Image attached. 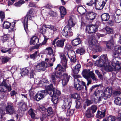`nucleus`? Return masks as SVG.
Returning a JSON list of instances; mask_svg holds the SVG:
<instances>
[{
    "label": "nucleus",
    "mask_w": 121,
    "mask_h": 121,
    "mask_svg": "<svg viewBox=\"0 0 121 121\" xmlns=\"http://www.w3.org/2000/svg\"><path fill=\"white\" fill-rule=\"evenodd\" d=\"M105 116V111L101 112L98 111L96 114V117L99 119H101L104 117Z\"/></svg>",
    "instance_id": "obj_26"
},
{
    "label": "nucleus",
    "mask_w": 121,
    "mask_h": 121,
    "mask_svg": "<svg viewBox=\"0 0 121 121\" xmlns=\"http://www.w3.org/2000/svg\"><path fill=\"white\" fill-rule=\"evenodd\" d=\"M103 31H106L108 33H111L113 31L112 29L109 27H106L105 29H103Z\"/></svg>",
    "instance_id": "obj_47"
},
{
    "label": "nucleus",
    "mask_w": 121,
    "mask_h": 121,
    "mask_svg": "<svg viewBox=\"0 0 121 121\" xmlns=\"http://www.w3.org/2000/svg\"><path fill=\"white\" fill-rule=\"evenodd\" d=\"M0 18L2 21L5 18V14L4 12L0 11Z\"/></svg>",
    "instance_id": "obj_54"
},
{
    "label": "nucleus",
    "mask_w": 121,
    "mask_h": 121,
    "mask_svg": "<svg viewBox=\"0 0 121 121\" xmlns=\"http://www.w3.org/2000/svg\"><path fill=\"white\" fill-rule=\"evenodd\" d=\"M81 67V65L79 64H77L74 67V68L73 69V72L75 74H77L80 70Z\"/></svg>",
    "instance_id": "obj_32"
},
{
    "label": "nucleus",
    "mask_w": 121,
    "mask_h": 121,
    "mask_svg": "<svg viewBox=\"0 0 121 121\" xmlns=\"http://www.w3.org/2000/svg\"><path fill=\"white\" fill-rule=\"evenodd\" d=\"M67 112L66 114V116H71L74 112V110L72 109H69L67 110Z\"/></svg>",
    "instance_id": "obj_46"
},
{
    "label": "nucleus",
    "mask_w": 121,
    "mask_h": 121,
    "mask_svg": "<svg viewBox=\"0 0 121 121\" xmlns=\"http://www.w3.org/2000/svg\"><path fill=\"white\" fill-rule=\"evenodd\" d=\"M81 67V65L79 64H77L74 67V68L73 69V72L75 74H77L80 70Z\"/></svg>",
    "instance_id": "obj_31"
},
{
    "label": "nucleus",
    "mask_w": 121,
    "mask_h": 121,
    "mask_svg": "<svg viewBox=\"0 0 121 121\" xmlns=\"http://www.w3.org/2000/svg\"><path fill=\"white\" fill-rule=\"evenodd\" d=\"M97 42V41L95 37L90 38L88 41L89 48L93 50L95 52H99L101 50L100 46L99 45L95 44Z\"/></svg>",
    "instance_id": "obj_5"
},
{
    "label": "nucleus",
    "mask_w": 121,
    "mask_h": 121,
    "mask_svg": "<svg viewBox=\"0 0 121 121\" xmlns=\"http://www.w3.org/2000/svg\"><path fill=\"white\" fill-rule=\"evenodd\" d=\"M52 66V64H46L43 61L38 64L34 68L36 71H40L41 70L44 71L46 68Z\"/></svg>",
    "instance_id": "obj_7"
},
{
    "label": "nucleus",
    "mask_w": 121,
    "mask_h": 121,
    "mask_svg": "<svg viewBox=\"0 0 121 121\" xmlns=\"http://www.w3.org/2000/svg\"><path fill=\"white\" fill-rule=\"evenodd\" d=\"M9 60V58L8 57H5L2 59V63H5L8 62Z\"/></svg>",
    "instance_id": "obj_55"
},
{
    "label": "nucleus",
    "mask_w": 121,
    "mask_h": 121,
    "mask_svg": "<svg viewBox=\"0 0 121 121\" xmlns=\"http://www.w3.org/2000/svg\"><path fill=\"white\" fill-rule=\"evenodd\" d=\"M85 114V117L87 118H90L92 116L90 109H88L86 111Z\"/></svg>",
    "instance_id": "obj_38"
},
{
    "label": "nucleus",
    "mask_w": 121,
    "mask_h": 121,
    "mask_svg": "<svg viewBox=\"0 0 121 121\" xmlns=\"http://www.w3.org/2000/svg\"><path fill=\"white\" fill-rule=\"evenodd\" d=\"M75 24V23L73 22V20L72 19H70L69 20L68 24L67 26H68V27H71H71L73 26Z\"/></svg>",
    "instance_id": "obj_42"
},
{
    "label": "nucleus",
    "mask_w": 121,
    "mask_h": 121,
    "mask_svg": "<svg viewBox=\"0 0 121 121\" xmlns=\"http://www.w3.org/2000/svg\"><path fill=\"white\" fill-rule=\"evenodd\" d=\"M10 38V36L9 35H5L3 36L1 38L2 41L3 42L9 40Z\"/></svg>",
    "instance_id": "obj_44"
},
{
    "label": "nucleus",
    "mask_w": 121,
    "mask_h": 121,
    "mask_svg": "<svg viewBox=\"0 0 121 121\" xmlns=\"http://www.w3.org/2000/svg\"><path fill=\"white\" fill-rule=\"evenodd\" d=\"M112 89L111 88L107 87L105 88L103 92L102 96V97H101L99 95V94H96V92H95V100H97L98 102H99L103 99H106L108 98H109L111 96L112 92Z\"/></svg>",
    "instance_id": "obj_4"
},
{
    "label": "nucleus",
    "mask_w": 121,
    "mask_h": 121,
    "mask_svg": "<svg viewBox=\"0 0 121 121\" xmlns=\"http://www.w3.org/2000/svg\"><path fill=\"white\" fill-rule=\"evenodd\" d=\"M28 19L26 17H24L22 19V22L23 23L24 29L26 32L27 33L28 31L27 23Z\"/></svg>",
    "instance_id": "obj_22"
},
{
    "label": "nucleus",
    "mask_w": 121,
    "mask_h": 121,
    "mask_svg": "<svg viewBox=\"0 0 121 121\" xmlns=\"http://www.w3.org/2000/svg\"><path fill=\"white\" fill-rule=\"evenodd\" d=\"M78 12L81 14H84L86 12L85 9L82 6H79L77 8Z\"/></svg>",
    "instance_id": "obj_35"
},
{
    "label": "nucleus",
    "mask_w": 121,
    "mask_h": 121,
    "mask_svg": "<svg viewBox=\"0 0 121 121\" xmlns=\"http://www.w3.org/2000/svg\"><path fill=\"white\" fill-rule=\"evenodd\" d=\"M82 74L83 77L86 79L89 78L91 77L93 80H97V79L95 77V74L93 73V71H90L89 69H84L82 71Z\"/></svg>",
    "instance_id": "obj_6"
},
{
    "label": "nucleus",
    "mask_w": 121,
    "mask_h": 121,
    "mask_svg": "<svg viewBox=\"0 0 121 121\" xmlns=\"http://www.w3.org/2000/svg\"><path fill=\"white\" fill-rule=\"evenodd\" d=\"M120 94V92L119 91H115L113 93V95L114 96H116L119 95Z\"/></svg>",
    "instance_id": "obj_63"
},
{
    "label": "nucleus",
    "mask_w": 121,
    "mask_h": 121,
    "mask_svg": "<svg viewBox=\"0 0 121 121\" xmlns=\"http://www.w3.org/2000/svg\"><path fill=\"white\" fill-rule=\"evenodd\" d=\"M34 111L31 108L28 111L29 115L31 116V118L33 119L35 118V114Z\"/></svg>",
    "instance_id": "obj_36"
},
{
    "label": "nucleus",
    "mask_w": 121,
    "mask_h": 121,
    "mask_svg": "<svg viewBox=\"0 0 121 121\" xmlns=\"http://www.w3.org/2000/svg\"><path fill=\"white\" fill-rule=\"evenodd\" d=\"M7 89L9 91H10L12 90L11 86L8 85L6 82V80H4L1 84V85H0V92H5Z\"/></svg>",
    "instance_id": "obj_8"
},
{
    "label": "nucleus",
    "mask_w": 121,
    "mask_h": 121,
    "mask_svg": "<svg viewBox=\"0 0 121 121\" xmlns=\"http://www.w3.org/2000/svg\"><path fill=\"white\" fill-rule=\"evenodd\" d=\"M71 97L74 99H79V95L77 93H75L71 95Z\"/></svg>",
    "instance_id": "obj_50"
},
{
    "label": "nucleus",
    "mask_w": 121,
    "mask_h": 121,
    "mask_svg": "<svg viewBox=\"0 0 121 121\" xmlns=\"http://www.w3.org/2000/svg\"><path fill=\"white\" fill-rule=\"evenodd\" d=\"M61 17L63 18L66 13V10L64 7L61 6L59 8Z\"/></svg>",
    "instance_id": "obj_27"
},
{
    "label": "nucleus",
    "mask_w": 121,
    "mask_h": 121,
    "mask_svg": "<svg viewBox=\"0 0 121 121\" xmlns=\"http://www.w3.org/2000/svg\"><path fill=\"white\" fill-rule=\"evenodd\" d=\"M30 78H33L34 77V76L35 75V70L31 69L30 71Z\"/></svg>",
    "instance_id": "obj_52"
},
{
    "label": "nucleus",
    "mask_w": 121,
    "mask_h": 121,
    "mask_svg": "<svg viewBox=\"0 0 121 121\" xmlns=\"http://www.w3.org/2000/svg\"><path fill=\"white\" fill-rule=\"evenodd\" d=\"M6 113L8 114L12 115L15 112V110L13 107V104L10 102H8L5 107Z\"/></svg>",
    "instance_id": "obj_12"
},
{
    "label": "nucleus",
    "mask_w": 121,
    "mask_h": 121,
    "mask_svg": "<svg viewBox=\"0 0 121 121\" xmlns=\"http://www.w3.org/2000/svg\"><path fill=\"white\" fill-rule=\"evenodd\" d=\"M47 79L46 78H44L42 79L40 81V83H41L43 84L44 83H47L48 82Z\"/></svg>",
    "instance_id": "obj_60"
},
{
    "label": "nucleus",
    "mask_w": 121,
    "mask_h": 121,
    "mask_svg": "<svg viewBox=\"0 0 121 121\" xmlns=\"http://www.w3.org/2000/svg\"><path fill=\"white\" fill-rule=\"evenodd\" d=\"M49 14L51 16L53 17H55L57 15V14L56 12L52 11L49 12Z\"/></svg>",
    "instance_id": "obj_57"
},
{
    "label": "nucleus",
    "mask_w": 121,
    "mask_h": 121,
    "mask_svg": "<svg viewBox=\"0 0 121 121\" xmlns=\"http://www.w3.org/2000/svg\"><path fill=\"white\" fill-rule=\"evenodd\" d=\"M96 14L95 13L89 12L86 14V17L89 20H92L94 19L96 17Z\"/></svg>",
    "instance_id": "obj_19"
},
{
    "label": "nucleus",
    "mask_w": 121,
    "mask_h": 121,
    "mask_svg": "<svg viewBox=\"0 0 121 121\" xmlns=\"http://www.w3.org/2000/svg\"><path fill=\"white\" fill-rule=\"evenodd\" d=\"M80 77V75H75L74 76V86L76 89L78 91H79L82 89V86L80 85L81 82L78 78Z\"/></svg>",
    "instance_id": "obj_10"
},
{
    "label": "nucleus",
    "mask_w": 121,
    "mask_h": 121,
    "mask_svg": "<svg viewBox=\"0 0 121 121\" xmlns=\"http://www.w3.org/2000/svg\"><path fill=\"white\" fill-rule=\"evenodd\" d=\"M39 39L36 36H33L31 39L30 44L31 45H36L39 43Z\"/></svg>",
    "instance_id": "obj_24"
},
{
    "label": "nucleus",
    "mask_w": 121,
    "mask_h": 121,
    "mask_svg": "<svg viewBox=\"0 0 121 121\" xmlns=\"http://www.w3.org/2000/svg\"><path fill=\"white\" fill-rule=\"evenodd\" d=\"M104 3H103L101 2H99L98 4H97V2L95 3V5L96 7V9L98 10H100L103 9L105 5Z\"/></svg>",
    "instance_id": "obj_28"
},
{
    "label": "nucleus",
    "mask_w": 121,
    "mask_h": 121,
    "mask_svg": "<svg viewBox=\"0 0 121 121\" xmlns=\"http://www.w3.org/2000/svg\"><path fill=\"white\" fill-rule=\"evenodd\" d=\"M85 52L84 49V48H82L79 49H77L76 51V53L80 54V55H82Z\"/></svg>",
    "instance_id": "obj_48"
},
{
    "label": "nucleus",
    "mask_w": 121,
    "mask_h": 121,
    "mask_svg": "<svg viewBox=\"0 0 121 121\" xmlns=\"http://www.w3.org/2000/svg\"><path fill=\"white\" fill-rule=\"evenodd\" d=\"M89 109H90V110L92 111V113H94L96 111L97 109V107L96 106L94 105L91 106Z\"/></svg>",
    "instance_id": "obj_49"
},
{
    "label": "nucleus",
    "mask_w": 121,
    "mask_h": 121,
    "mask_svg": "<svg viewBox=\"0 0 121 121\" xmlns=\"http://www.w3.org/2000/svg\"><path fill=\"white\" fill-rule=\"evenodd\" d=\"M115 103L116 105H121V98L118 97L115 100Z\"/></svg>",
    "instance_id": "obj_43"
},
{
    "label": "nucleus",
    "mask_w": 121,
    "mask_h": 121,
    "mask_svg": "<svg viewBox=\"0 0 121 121\" xmlns=\"http://www.w3.org/2000/svg\"><path fill=\"white\" fill-rule=\"evenodd\" d=\"M64 101L65 103L62 106V108L65 110V111L70 109L71 104V99L69 98L65 99Z\"/></svg>",
    "instance_id": "obj_15"
},
{
    "label": "nucleus",
    "mask_w": 121,
    "mask_h": 121,
    "mask_svg": "<svg viewBox=\"0 0 121 121\" xmlns=\"http://www.w3.org/2000/svg\"><path fill=\"white\" fill-rule=\"evenodd\" d=\"M66 54H65V55L64 54H62L60 55V58H61V62L62 64V65L64 66L65 68H63L61 66L63 69H65L66 70V69L68 67L67 66V60L66 58Z\"/></svg>",
    "instance_id": "obj_17"
},
{
    "label": "nucleus",
    "mask_w": 121,
    "mask_h": 121,
    "mask_svg": "<svg viewBox=\"0 0 121 121\" xmlns=\"http://www.w3.org/2000/svg\"><path fill=\"white\" fill-rule=\"evenodd\" d=\"M18 107L22 111H25L27 108L26 104L20 102L19 103Z\"/></svg>",
    "instance_id": "obj_23"
},
{
    "label": "nucleus",
    "mask_w": 121,
    "mask_h": 121,
    "mask_svg": "<svg viewBox=\"0 0 121 121\" xmlns=\"http://www.w3.org/2000/svg\"><path fill=\"white\" fill-rule=\"evenodd\" d=\"M44 27L46 28H48V29L53 30V31H56L57 30V28L54 26L52 25H47L44 26Z\"/></svg>",
    "instance_id": "obj_34"
},
{
    "label": "nucleus",
    "mask_w": 121,
    "mask_h": 121,
    "mask_svg": "<svg viewBox=\"0 0 121 121\" xmlns=\"http://www.w3.org/2000/svg\"><path fill=\"white\" fill-rule=\"evenodd\" d=\"M95 73L98 76L99 78L101 79H102L103 78V76L99 71L97 70H95Z\"/></svg>",
    "instance_id": "obj_53"
},
{
    "label": "nucleus",
    "mask_w": 121,
    "mask_h": 121,
    "mask_svg": "<svg viewBox=\"0 0 121 121\" xmlns=\"http://www.w3.org/2000/svg\"><path fill=\"white\" fill-rule=\"evenodd\" d=\"M115 13L117 17L115 18V20L117 23L120 22L121 21V10L119 9H117Z\"/></svg>",
    "instance_id": "obj_21"
},
{
    "label": "nucleus",
    "mask_w": 121,
    "mask_h": 121,
    "mask_svg": "<svg viewBox=\"0 0 121 121\" xmlns=\"http://www.w3.org/2000/svg\"><path fill=\"white\" fill-rule=\"evenodd\" d=\"M114 56H113V58L112 60L111 63H110L112 64V65L115 69H116V67L119 66V62L121 61V58L119 57H117L116 56H117V55L116 53H115Z\"/></svg>",
    "instance_id": "obj_11"
},
{
    "label": "nucleus",
    "mask_w": 121,
    "mask_h": 121,
    "mask_svg": "<svg viewBox=\"0 0 121 121\" xmlns=\"http://www.w3.org/2000/svg\"><path fill=\"white\" fill-rule=\"evenodd\" d=\"M24 1H19L18 2L15 3L14 5L16 6L19 7L22 4L24 3Z\"/></svg>",
    "instance_id": "obj_58"
},
{
    "label": "nucleus",
    "mask_w": 121,
    "mask_h": 121,
    "mask_svg": "<svg viewBox=\"0 0 121 121\" xmlns=\"http://www.w3.org/2000/svg\"><path fill=\"white\" fill-rule=\"evenodd\" d=\"M65 41V40L63 39L59 40L57 41L56 43L57 47L60 48L63 47Z\"/></svg>",
    "instance_id": "obj_25"
},
{
    "label": "nucleus",
    "mask_w": 121,
    "mask_h": 121,
    "mask_svg": "<svg viewBox=\"0 0 121 121\" xmlns=\"http://www.w3.org/2000/svg\"><path fill=\"white\" fill-rule=\"evenodd\" d=\"M37 51H36L34 54H33L30 55V58L32 59H35L37 55Z\"/></svg>",
    "instance_id": "obj_59"
},
{
    "label": "nucleus",
    "mask_w": 121,
    "mask_h": 121,
    "mask_svg": "<svg viewBox=\"0 0 121 121\" xmlns=\"http://www.w3.org/2000/svg\"><path fill=\"white\" fill-rule=\"evenodd\" d=\"M116 120V118L115 117L110 116L107 118V120L108 121H115Z\"/></svg>",
    "instance_id": "obj_51"
},
{
    "label": "nucleus",
    "mask_w": 121,
    "mask_h": 121,
    "mask_svg": "<svg viewBox=\"0 0 121 121\" xmlns=\"http://www.w3.org/2000/svg\"><path fill=\"white\" fill-rule=\"evenodd\" d=\"M46 49L48 51V53L47 56H49L55 53L53 52V50L51 47L47 48H46Z\"/></svg>",
    "instance_id": "obj_45"
},
{
    "label": "nucleus",
    "mask_w": 121,
    "mask_h": 121,
    "mask_svg": "<svg viewBox=\"0 0 121 121\" xmlns=\"http://www.w3.org/2000/svg\"><path fill=\"white\" fill-rule=\"evenodd\" d=\"M47 94H48L50 96L52 101L54 104H56L58 101V96L60 95L61 93L59 90L54 89L53 85L50 84L47 87Z\"/></svg>",
    "instance_id": "obj_2"
},
{
    "label": "nucleus",
    "mask_w": 121,
    "mask_h": 121,
    "mask_svg": "<svg viewBox=\"0 0 121 121\" xmlns=\"http://www.w3.org/2000/svg\"><path fill=\"white\" fill-rule=\"evenodd\" d=\"M74 53V52L72 51L71 52H69L66 54V56H68L72 62L75 63L76 62V57L75 56L72 55V54Z\"/></svg>",
    "instance_id": "obj_20"
},
{
    "label": "nucleus",
    "mask_w": 121,
    "mask_h": 121,
    "mask_svg": "<svg viewBox=\"0 0 121 121\" xmlns=\"http://www.w3.org/2000/svg\"><path fill=\"white\" fill-rule=\"evenodd\" d=\"M47 91H42L38 92L34 97L35 100L38 101L43 98L46 95Z\"/></svg>",
    "instance_id": "obj_9"
},
{
    "label": "nucleus",
    "mask_w": 121,
    "mask_h": 121,
    "mask_svg": "<svg viewBox=\"0 0 121 121\" xmlns=\"http://www.w3.org/2000/svg\"><path fill=\"white\" fill-rule=\"evenodd\" d=\"M114 50L115 52L117 53V54L118 55L121 52V47L119 45H117L115 47Z\"/></svg>",
    "instance_id": "obj_39"
},
{
    "label": "nucleus",
    "mask_w": 121,
    "mask_h": 121,
    "mask_svg": "<svg viewBox=\"0 0 121 121\" xmlns=\"http://www.w3.org/2000/svg\"><path fill=\"white\" fill-rule=\"evenodd\" d=\"M56 55L55 53L49 56H47V58L45 59V60L46 64H52L55 60V56Z\"/></svg>",
    "instance_id": "obj_16"
},
{
    "label": "nucleus",
    "mask_w": 121,
    "mask_h": 121,
    "mask_svg": "<svg viewBox=\"0 0 121 121\" xmlns=\"http://www.w3.org/2000/svg\"><path fill=\"white\" fill-rule=\"evenodd\" d=\"M50 115H48L47 114H43L40 117L41 121H46L48 119V116Z\"/></svg>",
    "instance_id": "obj_40"
},
{
    "label": "nucleus",
    "mask_w": 121,
    "mask_h": 121,
    "mask_svg": "<svg viewBox=\"0 0 121 121\" xmlns=\"http://www.w3.org/2000/svg\"><path fill=\"white\" fill-rule=\"evenodd\" d=\"M117 120L119 121H121V113H119L117 117H116Z\"/></svg>",
    "instance_id": "obj_64"
},
{
    "label": "nucleus",
    "mask_w": 121,
    "mask_h": 121,
    "mask_svg": "<svg viewBox=\"0 0 121 121\" xmlns=\"http://www.w3.org/2000/svg\"><path fill=\"white\" fill-rule=\"evenodd\" d=\"M98 30V27L96 25H90L86 26V31L89 34L95 33Z\"/></svg>",
    "instance_id": "obj_14"
},
{
    "label": "nucleus",
    "mask_w": 121,
    "mask_h": 121,
    "mask_svg": "<svg viewBox=\"0 0 121 121\" xmlns=\"http://www.w3.org/2000/svg\"><path fill=\"white\" fill-rule=\"evenodd\" d=\"M81 40L79 38H78L73 39L72 41L73 45L74 46H76L80 43Z\"/></svg>",
    "instance_id": "obj_33"
},
{
    "label": "nucleus",
    "mask_w": 121,
    "mask_h": 121,
    "mask_svg": "<svg viewBox=\"0 0 121 121\" xmlns=\"http://www.w3.org/2000/svg\"><path fill=\"white\" fill-rule=\"evenodd\" d=\"M62 35L65 36H71L73 35L71 27L68 26H65L62 32Z\"/></svg>",
    "instance_id": "obj_13"
},
{
    "label": "nucleus",
    "mask_w": 121,
    "mask_h": 121,
    "mask_svg": "<svg viewBox=\"0 0 121 121\" xmlns=\"http://www.w3.org/2000/svg\"><path fill=\"white\" fill-rule=\"evenodd\" d=\"M47 111L49 115H50L53 114V111L52 108L50 107H49L47 109Z\"/></svg>",
    "instance_id": "obj_56"
},
{
    "label": "nucleus",
    "mask_w": 121,
    "mask_h": 121,
    "mask_svg": "<svg viewBox=\"0 0 121 121\" xmlns=\"http://www.w3.org/2000/svg\"><path fill=\"white\" fill-rule=\"evenodd\" d=\"M11 48H3L1 49V51L3 53H5L8 52L9 54L11 53Z\"/></svg>",
    "instance_id": "obj_41"
},
{
    "label": "nucleus",
    "mask_w": 121,
    "mask_h": 121,
    "mask_svg": "<svg viewBox=\"0 0 121 121\" xmlns=\"http://www.w3.org/2000/svg\"><path fill=\"white\" fill-rule=\"evenodd\" d=\"M28 68H23L21 71V74L22 76H27L28 75L29 70Z\"/></svg>",
    "instance_id": "obj_29"
},
{
    "label": "nucleus",
    "mask_w": 121,
    "mask_h": 121,
    "mask_svg": "<svg viewBox=\"0 0 121 121\" xmlns=\"http://www.w3.org/2000/svg\"><path fill=\"white\" fill-rule=\"evenodd\" d=\"M101 66L105 67V68L106 71L108 72L112 71L114 68L112 64L109 62L108 60L107 57L106 55H102L101 56L100 59L98 61Z\"/></svg>",
    "instance_id": "obj_3"
},
{
    "label": "nucleus",
    "mask_w": 121,
    "mask_h": 121,
    "mask_svg": "<svg viewBox=\"0 0 121 121\" xmlns=\"http://www.w3.org/2000/svg\"><path fill=\"white\" fill-rule=\"evenodd\" d=\"M55 69L57 71L52 75V82L55 84L56 82H59L61 79L62 81L63 85H65L69 81L70 77L67 73H64L65 72V69H63L60 65L58 64Z\"/></svg>",
    "instance_id": "obj_1"
},
{
    "label": "nucleus",
    "mask_w": 121,
    "mask_h": 121,
    "mask_svg": "<svg viewBox=\"0 0 121 121\" xmlns=\"http://www.w3.org/2000/svg\"><path fill=\"white\" fill-rule=\"evenodd\" d=\"M4 112L1 109H0V118H1L4 115Z\"/></svg>",
    "instance_id": "obj_61"
},
{
    "label": "nucleus",
    "mask_w": 121,
    "mask_h": 121,
    "mask_svg": "<svg viewBox=\"0 0 121 121\" xmlns=\"http://www.w3.org/2000/svg\"><path fill=\"white\" fill-rule=\"evenodd\" d=\"M35 13V10L33 9H31L29 11V13L27 14L31 15H33Z\"/></svg>",
    "instance_id": "obj_62"
},
{
    "label": "nucleus",
    "mask_w": 121,
    "mask_h": 121,
    "mask_svg": "<svg viewBox=\"0 0 121 121\" xmlns=\"http://www.w3.org/2000/svg\"><path fill=\"white\" fill-rule=\"evenodd\" d=\"M114 41L113 39H111L107 43V46L108 48H111L114 45Z\"/></svg>",
    "instance_id": "obj_37"
},
{
    "label": "nucleus",
    "mask_w": 121,
    "mask_h": 121,
    "mask_svg": "<svg viewBox=\"0 0 121 121\" xmlns=\"http://www.w3.org/2000/svg\"><path fill=\"white\" fill-rule=\"evenodd\" d=\"M14 23L12 25H11V23H9L7 21H5L4 22L3 24V27L6 29H8L10 27L11 29L10 30L11 31H14L15 30L14 29L15 27Z\"/></svg>",
    "instance_id": "obj_18"
},
{
    "label": "nucleus",
    "mask_w": 121,
    "mask_h": 121,
    "mask_svg": "<svg viewBox=\"0 0 121 121\" xmlns=\"http://www.w3.org/2000/svg\"><path fill=\"white\" fill-rule=\"evenodd\" d=\"M102 20L103 21H107L109 19V16L108 13H104L101 16Z\"/></svg>",
    "instance_id": "obj_30"
}]
</instances>
